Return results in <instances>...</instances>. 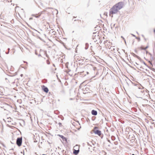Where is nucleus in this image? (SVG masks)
Returning <instances> with one entry per match:
<instances>
[{"label": "nucleus", "instance_id": "412c9836", "mask_svg": "<svg viewBox=\"0 0 155 155\" xmlns=\"http://www.w3.org/2000/svg\"><path fill=\"white\" fill-rule=\"evenodd\" d=\"M10 50V49L9 48H8V51Z\"/></svg>", "mask_w": 155, "mask_h": 155}, {"label": "nucleus", "instance_id": "20e7f679", "mask_svg": "<svg viewBox=\"0 0 155 155\" xmlns=\"http://www.w3.org/2000/svg\"><path fill=\"white\" fill-rule=\"evenodd\" d=\"M92 114L94 115H96L97 114V112L96 110H93L91 111Z\"/></svg>", "mask_w": 155, "mask_h": 155}, {"label": "nucleus", "instance_id": "7ed1b4c3", "mask_svg": "<svg viewBox=\"0 0 155 155\" xmlns=\"http://www.w3.org/2000/svg\"><path fill=\"white\" fill-rule=\"evenodd\" d=\"M97 127H95L94 128V129L93 130L95 134H97L99 136H100L101 134V132L99 130H97Z\"/></svg>", "mask_w": 155, "mask_h": 155}, {"label": "nucleus", "instance_id": "f8f14e48", "mask_svg": "<svg viewBox=\"0 0 155 155\" xmlns=\"http://www.w3.org/2000/svg\"><path fill=\"white\" fill-rule=\"evenodd\" d=\"M58 124L60 126H61V124H61V123H60V122H59V123H58Z\"/></svg>", "mask_w": 155, "mask_h": 155}, {"label": "nucleus", "instance_id": "6ab92c4d", "mask_svg": "<svg viewBox=\"0 0 155 155\" xmlns=\"http://www.w3.org/2000/svg\"><path fill=\"white\" fill-rule=\"evenodd\" d=\"M144 91H141V92H143Z\"/></svg>", "mask_w": 155, "mask_h": 155}, {"label": "nucleus", "instance_id": "f03ea898", "mask_svg": "<svg viewBox=\"0 0 155 155\" xmlns=\"http://www.w3.org/2000/svg\"><path fill=\"white\" fill-rule=\"evenodd\" d=\"M22 142V139L21 137L18 138L16 140L17 144L18 146H20Z\"/></svg>", "mask_w": 155, "mask_h": 155}, {"label": "nucleus", "instance_id": "0eeeda50", "mask_svg": "<svg viewBox=\"0 0 155 155\" xmlns=\"http://www.w3.org/2000/svg\"><path fill=\"white\" fill-rule=\"evenodd\" d=\"M88 145H89L90 146L92 147V145H94V144L93 143L91 142H90V143H87Z\"/></svg>", "mask_w": 155, "mask_h": 155}, {"label": "nucleus", "instance_id": "393cba45", "mask_svg": "<svg viewBox=\"0 0 155 155\" xmlns=\"http://www.w3.org/2000/svg\"><path fill=\"white\" fill-rule=\"evenodd\" d=\"M154 32H155V30H154Z\"/></svg>", "mask_w": 155, "mask_h": 155}, {"label": "nucleus", "instance_id": "4be33fe9", "mask_svg": "<svg viewBox=\"0 0 155 155\" xmlns=\"http://www.w3.org/2000/svg\"><path fill=\"white\" fill-rule=\"evenodd\" d=\"M132 155H135V154H132Z\"/></svg>", "mask_w": 155, "mask_h": 155}, {"label": "nucleus", "instance_id": "f3484780", "mask_svg": "<svg viewBox=\"0 0 155 155\" xmlns=\"http://www.w3.org/2000/svg\"><path fill=\"white\" fill-rule=\"evenodd\" d=\"M8 53H9V51H8V52H7V53H6V54H8Z\"/></svg>", "mask_w": 155, "mask_h": 155}, {"label": "nucleus", "instance_id": "5701e85b", "mask_svg": "<svg viewBox=\"0 0 155 155\" xmlns=\"http://www.w3.org/2000/svg\"><path fill=\"white\" fill-rule=\"evenodd\" d=\"M136 38H137V37H136Z\"/></svg>", "mask_w": 155, "mask_h": 155}, {"label": "nucleus", "instance_id": "aec40b11", "mask_svg": "<svg viewBox=\"0 0 155 155\" xmlns=\"http://www.w3.org/2000/svg\"><path fill=\"white\" fill-rule=\"evenodd\" d=\"M121 37L122 38H123V39H124V38L123 37V36H121Z\"/></svg>", "mask_w": 155, "mask_h": 155}, {"label": "nucleus", "instance_id": "1a4fd4ad", "mask_svg": "<svg viewBox=\"0 0 155 155\" xmlns=\"http://www.w3.org/2000/svg\"><path fill=\"white\" fill-rule=\"evenodd\" d=\"M148 48V46H147L145 48H143L142 47H141L140 48L141 50H146Z\"/></svg>", "mask_w": 155, "mask_h": 155}, {"label": "nucleus", "instance_id": "4468645a", "mask_svg": "<svg viewBox=\"0 0 155 155\" xmlns=\"http://www.w3.org/2000/svg\"><path fill=\"white\" fill-rule=\"evenodd\" d=\"M34 15V16H35V17H36V18H38V17H39V16H40V15H39V16H36L35 15Z\"/></svg>", "mask_w": 155, "mask_h": 155}, {"label": "nucleus", "instance_id": "dca6fc26", "mask_svg": "<svg viewBox=\"0 0 155 155\" xmlns=\"http://www.w3.org/2000/svg\"><path fill=\"white\" fill-rule=\"evenodd\" d=\"M24 63H26V64H27V63H27V62H25V61H24Z\"/></svg>", "mask_w": 155, "mask_h": 155}, {"label": "nucleus", "instance_id": "a878e982", "mask_svg": "<svg viewBox=\"0 0 155 155\" xmlns=\"http://www.w3.org/2000/svg\"><path fill=\"white\" fill-rule=\"evenodd\" d=\"M22 74H21V76H22Z\"/></svg>", "mask_w": 155, "mask_h": 155}, {"label": "nucleus", "instance_id": "6e6552de", "mask_svg": "<svg viewBox=\"0 0 155 155\" xmlns=\"http://www.w3.org/2000/svg\"><path fill=\"white\" fill-rule=\"evenodd\" d=\"M88 43H86L85 44V49H87L88 48Z\"/></svg>", "mask_w": 155, "mask_h": 155}, {"label": "nucleus", "instance_id": "b1692460", "mask_svg": "<svg viewBox=\"0 0 155 155\" xmlns=\"http://www.w3.org/2000/svg\"><path fill=\"white\" fill-rule=\"evenodd\" d=\"M87 74H88V72H87Z\"/></svg>", "mask_w": 155, "mask_h": 155}, {"label": "nucleus", "instance_id": "423d86ee", "mask_svg": "<svg viewBox=\"0 0 155 155\" xmlns=\"http://www.w3.org/2000/svg\"><path fill=\"white\" fill-rule=\"evenodd\" d=\"M44 91L46 93H48V89L47 87H44L43 88Z\"/></svg>", "mask_w": 155, "mask_h": 155}, {"label": "nucleus", "instance_id": "ddd939ff", "mask_svg": "<svg viewBox=\"0 0 155 155\" xmlns=\"http://www.w3.org/2000/svg\"><path fill=\"white\" fill-rule=\"evenodd\" d=\"M141 87L142 88L140 87L139 88L140 89H142V88H143V87L141 86Z\"/></svg>", "mask_w": 155, "mask_h": 155}, {"label": "nucleus", "instance_id": "a211bd4d", "mask_svg": "<svg viewBox=\"0 0 155 155\" xmlns=\"http://www.w3.org/2000/svg\"><path fill=\"white\" fill-rule=\"evenodd\" d=\"M75 147H78V145H76Z\"/></svg>", "mask_w": 155, "mask_h": 155}, {"label": "nucleus", "instance_id": "9b49d317", "mask_svg": "<svg viewBox=\"0 0 155 155\" xmlns=\"http://www.w3.org/2000/svg\"><path fill=\"white\" fill-rule=\"evenodd\" d=\"M59 136L61 138H62L63 139L64 138V137L62 135H59Z\"/></svg>", "mask_w": 155, "mask_h": 155}, {"label": "nucleus", "instance_id": "2eb2a0df", "mask_svg": "<svg viewBox=\"0 0 155 155\" xmlns=\"http://www.w3.org/2000/svg\"><path fill=\"white\" fill-rule=\"evenodd\" d=\"M131 35L133 36L134 37H135V35H134L133 34H131Z\"/></svg>", "mask_w": 155, "mask_h": 155}, {"label": "nucleus", "instance_id": "f257e3e1", "mask_svg": "<svg viewBox=\"0 0 155 155\" xmlns=\"http://www.w3.org/2000/svg\"><path fill=\"white\" fill-rule=\"evenodd\" d=\"M123 6V4L122 2H119L116 4L110 9V15L112 17L113 15L111 16V15L116 13Z\"/></svg>", "mask_w": 155, "mask_h": 155}, {"label": "nucleus", "instance_id": "9d476101", "mask_svg": "<svg viewBox=\"0 0 155 155\" xmlns=\"http://www.w3.org/2000/svg\"><path fill=\"white\" fill-rule=\"evenodd\" d=\"M47 63L48 64H50V62L48 60L47 61Z\"/></svg>", "mask_w": 155, "mask_h": 155}, {"label": "nucleus", "instance_id": "39448f33", "mask_svg": "<svg viewBox=\"0 0 155 155\" xmlns=\"http://www.w3.org/2000/svg\"><path fill=\"white\" fill-rule=\"evenodd\" d=\"M79 150H74L73 151V153L74 154H75L76 155L78 154V153L79 152Z\"/></svg>", "mask_w": 155, "mask_h": 155}]
</instances>
